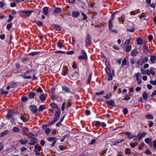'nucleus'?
<instances>
[{
  "mask_svg": "<svg viewBox=\"0 0 156 156\" xmlns=\"http://www.w3.org/2000/svg\"><path fill=\"white\" fill-rule=\"evenodd\" d=\"M116 12H115L114 13L112 14V19H110L108 21V26H109V30L111 31L112 32L114 33H115L117 34V30H112V27H113V24H112V21L114 20L115 18V16H114V14Z\"/></svg>",
  "mask_w": 156,
  "mask_h": 156,
  "instance_id": "obj_1",
  "label": "nucleus"
},
{
  "mask_svg": "<svg viewBox=\"0 0 156 156\" xmlns=\"http://www.w3.org/2000/svg\"><path fill=\"white\" fill-rule=\"evenodd\" d=\"M148 61L147 58L146 57H144L140 58L136 62V64L138 65L142 66L144 64L146 63Z\"/></svg>",
  "mask_w": 156,
  "mask_h": 156,
  "instance_id": "obj_2",
  "label": "nucleus"
},
{
  "mask_svg": "<svg viewBox=\"0 0 156 156\" xmlns=\"http://www.w3.org/2000/svg\"><path fill=\"white\" fill-rule=\"evenodd\" d=\"M69 77L70 78L73 80H76L79 77V74L76 72H72L70 73Z\"/></svg>",
  "mask_w": 156,
  "mask_h": 156,
  "instance_id": "obj_3",
  "label": "nucleus"
},
{
  "mask_svg": "<svg viewBox=\"0 0 156 156\" xmlns=\"http://www.w3.org/2000/svg\"><path fill=\"white\" fill-rule=\"evenodd\" d=\"M85 42L87 46L91 44V39L90 35H88L86 37Z\"/></svg>",
  "mask_w": 156,
  "mask_h": 156,
  "instance_id": "obj_4",
  "label": "nucleus"
},
{
  "mask_svg": "<svg viewBox=\"0 0 156 156\" xmlns=\"http://www.w3.org/2000/svg\"><path fill=\"white\" fill-rule=\"evenodd\" d=\"M29 108L33 113L36 112L38 110L37 107L36 105H31L29 107Z\"/></svg>",
  "mask_w": 156,
  "mask_h": 156,
  "instance_id": "obj_5",
  "label": "nucleus"
},
{
  "mask_svg": "<svg viewBox=\"0 0 156 156\" xmlns=\"http://www.w3.org/2000/svg\"><path fill=\"white\" fill-rule=\"evenodd\" d=\"M147 13H144V12L142 13V14L139 16V18L140 20H141L143 18H144V20H149V18H147Z\"/></svg>",
  "mask_w": 156,
  "mask_h": 156,
  "instance_id": "obj_6",
  "label": "nucleus"
},
{
  "mask_svg": "<svg viewBox=\"0 0 156 156\" xmlns=\"http://www.w3.org/2000/svg\"><path fill=\"white\" fill-rule=\"evenodd\" d=\"M14 114L12 111H10L8 112L6 115V118L8 119H9L10 118L13 117Z\"/></svg>",
  "mask_w": 156,
  "mask_h": 156,
  "instance_id": "obj_7",
  "label": "nucleus"
},
{
  "mask_svg": "<svg viewBox=\"0 0 156 156\" xmlns=\"http://www.w3.org/2000/svg\"><path fill=\"white\" fill-rule=\"evenodd\" d=\"M105 102L109 106L113 107L115 105V103L112 100H111L109 101H105Z\"/></svg>",
  "mask_w": 156,
  "mask_h": 156,
  "instance_id": "obj_8",
  "label": "nucleus"
},
{
  "mask_svg": "<svg viewBox=\"0 0 156 156\" xmlns=\"http://www.w3.org/2000/svg\"><path fill=\"white\" fill-rule=\"evenodd\" d=\"M33 11L31 10H24L20 12V13L26 14L27 16H29Z\"/></svg>",
  "mask_w": 156,
  "mask_h": 156,
  "instance_id": "obj_9",
  "label": "nucleus"
},
{
  "mask_svg": "<svg viewBox=\"0 0 156 156\" xmlns=\"http://www.w3.org/2000/svg\"><path fill=\"white\" fill-rule=\"evenodd\" d=\"M60 110L58 111L55 114V115L54 116V119H55L57 121L59 119L60 115Z\"/></svg>",
  "mask_w": 156,
  "mask_h": 156,
  "instance_id": "obj_10",
  "label": "nucleus"
},
{
  "mask_svg": "<svg viewBox=\"0 0 156 156\" xmlns=\"http://www.w3.org/2000/svg\"><path fill=\"white\" fill-rule=\"evenodd\" d=\"M62 11L61 9L58 8H56L55 9L54 11V13L55 15L59 14Z\"/></svg>",
  "mask_w": 156,
  "mask_h": 156,
  "instance_id": "obj_11",
  "label": "nucleus"
},
{
  "mask_svg": "<svg viewBox=\"0 0 156 156\" xmlns=\"http://www.w3.org/2000/svg\"><path fill=\"white\" fill-rule=\"evenodd\" d=\"M49 8L47 7H45L42 9V11L45 15H47L48 14Z\"/></svg>",
  "mask_w": 156,
  "mask_h": 156,
  "instance_id": "obj_12",
  "label": "nucleus"
},
{
  "mask_svg": "<svg viewBox=\"0 0 156 156\" xmlns=\"http://www.w3.org/2000/svg\"><path fill=\"white\" fill-rule=\"evenodd\" d=\"M37 139L36 138H34L32 139L31 140V142L29 143V144L30 145H33L37 143Z\"/></svg>",
  "mask_w": 156,
  "mask_h": 156,
  "instance_id": "obj_13",
  "label": "nucleus"
},
{
  "mask_svg": "<svg viewBox=\"0 0 156 156\" xmlns=\"http://www.w3.org/2000/svg\"><path fill=\"white\" fill-rule=\"evenodd\" d=\"M131 94L130 93H129L128 94H126L123 100L126 101L129 100L130 99V96Z\"/></svg>",
  "mask_w": 156,
  "mask_h": 156,
  "instance_id": "obj_14",
  "label": "nucleus"
},
{
  "mask_svg": "<svg viewBox=\"0 0 156 156\" xmlns=\"http://www.w3.org/2000/svg\"><path fill=\"white\" fill-rule=\"evenodd\" d=\"M63 42H62V41L61 40H59V41L57 43V47L59 48H62L63 47Z\"/></svg>",
  "mask_w": 156,
  "mask_h": 156,
  "instance_id": "obj_15",
  "label": "nucleus"
},
{
  "mask_svg": "<svg viewBox=\"0 0 156 156\" xmlns=\"http://www.w3.org/2000/svg\"><path fill=\"white\" fill-rule=\"evenodd\" d=\"M138 52L136 49L133 50L131 52V55L133 57L137 55Z\"/></svg>",
  "mask_w": 156,
  "mask_h": 156,
  "instance_id": "obj_16",
  "label": "nucleus"
},
{
  "mask_svg": "<svg viewBox=\"0 0 156 156\" xmlns=\"http://www.w3.org/2000/svg\"><path fill=\"white\" fill-rule=\"evenodd\" d=\"M80 14V12L78 11H73L72 13V16L74 17H76L78 16Z\"/></svg>",
  "mask_w": 156,
  "mask_h": 156,
  "instance_id": "obj_17",
  "label": "nucleus"
},
{
  "mask_svg": "<svg viewBox=\"0 0 156 156\" xmlns=\"http://www.w3.org/2000/svg\"><path fill=\"white\" fill-rule=\"evenodd\" d=\"M141 139L140 136V133H139L137 135L134 136L133 140L134 141L140 140Z\"/></svg>",
  "mask_w": 156,
  "mask_h": 156,
  "instance_id": "obj_18",
  "label": "nucleus"
},
{
  "mask_svg": "<svg viewBox=\"0 0 156 156\" xmlns=\"http://www.w3.org/2000/svg\"><path fill=\"white\" fill-rule=\"evenodd\" d=\"M19 142L22 144H24L27 143L28 140L25 138H24L20 140Z\"/></svg>",
  "mask_w": 156,
  "mask_h": 156,
  "instance_id": "obj_19",
  "label": "nucleus"
},
{
  "mask_svg": "<svg viewBox=\"0 0 156 156\" xmlns=\"http://www.w3.org/2000/svg\"><path fill=\"white\" fill-rule=\"evenodd\" d=\"M62 89L63 91L69 93L70 92V89L66 86H63Z\"/></svg>",
  "mask_w": 156,
  "mask_h": 156,
  "instance_id": "obj_20",
  "label": "nucleus"
},
{
  "mask_svg": "<svg viewBox=\"0 0 156 156\" xmlns=\"http://www.w3.org/2000/svg\"><path fill=\"white\" fill-rule=\"evenodd\" d=\"M150 60L152 63H155L156 62V57L154 56H151L150 57Z\"/></svg>",
  "mask_w": 156,
  "mask_h": 156,
  "instance_id": "obj_21",
  "label": "nucleus"
},
{
  "mask_svg": "<svg viewBox=\"0 0 156 156\" xmlns=\"http://www.w3.org/2000/svg\"><path fill=\"white\" fill-rule=\"evenodd\" d=\"M143 97L144 100H146L148 98V95L146 91H144L143 93Z\"/></svg>",
  "mask_w": 156,
  "mask_h": 156,
  "instance_id": "obj_22",
  "label": "nucleus"
},
{
  "mask_svg": "<svg viewBox=\"0 0 156 156\" xmlns=\"http://www.w3.org/2000/svg\"><path fill=\"white\" fill-rule=\"evenodd\" d=\"M143 52L145 54H147L149 51V50L147 47L144 46H143Z\"/></svg>",
  "mask_w": 156,
  "mask_h": 156,
  "instance_id": "obj_23",
  "label": "nucleus"
},
{
  "mask_svg": "<svg viewBox=\"0 0 156 156\" xmlns=\"http://www.w3.org/2000/svg\"><path fill=\"white\" fill-rule=\"evenodd\" d=\"M125 134L128 137L129 139H132L133 138V136L129 132H127L125 133Z\"/></svg>",
  "mask_w": 156,
  "mask_h": 156,
  "instance_id": "obj_24",
  "label": "nucleus"
},
{
  "mask_svg": "<svg viewBox=\"0 0 156 156\" xmlns=\"http://www.w3.org/2000/svg\"><path fill=\"white\" fill-rule=\"evenodd\" d=\"M132 46L131 45H128L125 48V50L126 52H129L131 50Z\"/></svg>",
  "mask_w": 156,
  "mask_h": 156,
  "instance_id": "obj_25",
  "label": "nucleus"
},
{
  "mask_svg": "<svg viewBox=\"0 0 156 156\" xmlns=\"http://www.w3.org/2000/svg\"><path fill=\"white\" fill-rule=\"evenodd\" d=\"M40 98L41 101H44L45 100L46 97L44 94H42L40 96Z\"/></svg>",
  "mask_w": 156,
  "mask_h": 156,
  "instance_id": "obj_26",
  "label": "nucleus"
},
{
  "mask_svg": "<svg viewBox=\"0 0 156 156\" xmlns=\"http://www.w3.org/2000/svg\"><path fill=\"white\" fill-rule=\"evenodd\" d=\"M29 130L26 127H24L22 129V132L23 134H25L28 132Z\"/></svg>",
  "mask_w": 156,
  "mask_h": 156,
  "instance_id": "obj_27",
  "label": "nucleus"
},
{
  "mask_svg": "<svg viewBox=\"0 0 156 156\" xmlns=\"http://www.w3.org/2000/svg\"><path fill=\"white\" fill-rule=\"evenodd\" d=\"M124 140V139H122L120 141L118 140V141H114V143L113 144V145H117L123 142Z\"/></svg>",
  "mask_w": 156,
  "mask_h": 156,
  "instance_id": "obj_28",
  "label": "nucleus"
},
{
  "mask_svg": "<svg viewBox=\"0 0 156 156\" xmlns=\"http://www.w3.org/2000/svg\"><path fill=\"white\" fill-rule=\"evenodd\" d=\"M137 44L139 45H141L143 43V40L140 38H138L136 40Z\"/></svg>",
  "mask_w": 156,
  "mask_h": 156,
  "instance_id": "obj_29",
  "label": "nucleus"
},
{
  "mask_svg": "<svg viewBox=\"0 0 156 156\" xmlns=\"http://www.w3.org/2000/svg\"><path fill=\"white\" fill-rule=\"evenodd\" d=\"M12 131L15 132H18L20 131V129L17 127H14L12 128Z\"/></svg>",
  "mask_w": 156,
  "mask_h": 156,
  "instance_id": "obj_30",
  "label": "nucleus"
},
{
  "mask_svg": "<svg viewBox=\"0 0 156 156\" xmlns=\"http://www.w3.org/2000/svg\"><path fill=\"white\" fill-rule=\"evenodd\" d=\"M144 141L146 143L148 144L152 143V140L151 139L147 138L145 139Z\"/></svg>",
  "mask_w": 156,
  "mask_h": 156,
  "instance_id": "obj_31",
  "label": "nucleus"
},
{
  "mask_svg": "<svg viewBox=\"0 0 156 156\" xmlns=\"http://www.w3.org/2000/svg\"><path fill=\"white\" fill-rule=\"evenodd\" d=\"M9 133V131L8 130H5L4 131L2 132L0 134V137H2L4 136L5 134L8 133Z\"/></svg>",
  "mask_w": 156,
  "mask_h": 156,
  "instance_id": "obj_32",
  "label": "nucleus"
},
{
  "mask_svg": "<svg viewBox=\"0 0 156 156\" xmlns=\"http://www.w3.org/2000/svg\"><path fill=\"white\" fill-rule=\"evenodd\" d=\"M20 76L24 79H30L32 78V76H27L25 74L21 75Z\"/></svg>",
  "mask_w": 156,
  "mask_h": 156,
  "instance_id": "obj_33",
  "label": "nucleus"
},
{
  "mask_svg": "<svg viewBox=\"0 0 156 156\" xmlns=\"http://www.w3.org/2000/svg\"><path fill=\"white\" fill-rule=\"evenodd\" d=\"M50 106L52 108H58L57 105L54 103L51 104Z\"/></svg>",
  "mask_w": 156,
  "mask_h": 156,
  "instance_id": "obj_34",
  "label": "nucleus"
},
{
  "mask_svg": "<svg viewBox=\"0 0 156 156\" xmlns=\"http://www.w3.org/2000/svg\"><path fill=\"white\" fill-rule=\"evenodd\" d=\"M35 93L34 92H30L28 95V96L30 98H33L35 95Z\"/></svg>",
  "mask_w": 156,
  "mask_h": 156,
  "instance_id": "obj_35",
  "label": "nucleus"
},
{
  "mask_svg": "<svg viewBox=\"0 0 156 156\" xmlns=\"http://www.w3.org/2000/svg\"><path fill=\"white\" fill-rule=\"evenodd\" d=\"M112 96V93L110 92L109 94H107L105 96H104V98L106 99H110Z\"/></svg>",
  "mask_w": 156,
  "mask_h": 156,
  "instance_id": "obj_36",
  "label": "nucleus"
},
{
  "mask_svg": "<svg viewBox=\"0 0 156 156\" xmlns=\"http://www.w3.org/2000/svg\"><path fill=\"white\" fill-rule=\"evenodd\" d=\"M44 108V106L43 105H42L40 106L38 110L39 112H41L43 111Z\"/></svg>",
  "mask_w": 156,
  "mask_h": 156,
  "instance_id": "obj_37",
  "label": "nucleus"
},
{
  "mask_svg": "<svg viewBox=\"0 0 156 156\" xmlns=\"http://www.w3.org/2000/svg\"><path fill=\"white\" fill-rule=\"evenodd\" d=\"M92 73H91L89 75L88 79L87 81V84H88L89 83L90 81H91V79H92Z\"/></svg>",
  "mask_w": 156,
  "mask_h": 156,
  "instance_id": "obj_38",
  "label": "nucleus"
},
{
  "mask_svg": "<svg viewBox=\"0 0 156 156\" xmlns=\"http://www.w3.org/2000/svg\"><path fill=\"white\" fill-rule=\"evenodd\" d=\"M125 154H126L129 155L131 154V152L130 151V149L126 148L125 151Z\"/></svg>",
  "mask_w": 156,
  "mask_h": 156,
  "instance_id": "obj_39",
  "label": "nucleus"
},
{
  "mask_svg": "<svg viewBox=\"0 0 156 156\" xmlns=\"http://www.w3.org/2000/svg\"><path fill=\"white\" fill-rule=\"evenodd\" d=\"M57 140V138L54 137H51L47 139L48 141H55Z\"/></svg>",
  "mask_w": 156,
  "mask_h": 156,
  "instance_id": "obj_40",
  "label": "nucleus"
},
{
  "mask_svg": "<svg viewBox=\"0 0 156 156\" xmlns=\"http://www.w3.org/2000/svg\"><path fill=\"white\" fill-rule=\"evenodd\" d=\"M138 74H137L136 75V80L137 81V84L139 85L141 83L142 81L138 78Z\"/></svg>",
  "mask_w": 156,
  "mask_h": 156,
  "instance_id": "obj_41",
  "label": "nucleus"
},
{
  "mask_svg": "<svg viewBox=\"0 0 156 156\" xmlns=\"http://www.w3.org/2000/svg\"><path fill=\"white\" fill-rule=\"evenodd\" d=\"M145 116L147 118V119H153V117L152 116V115L151 114H148L147 115H145Z\"/></svg>",
  "mask_w": 156,
  "mask_h": 156,
  "instance_id": "obj_42",
  "label": "nucleus"
},
{
  "mask_svg": "<svg viewBox=\"0 0 156 156\" xmlns=\"http://www.w3.org/2000/svg\"><path fill=\"white\" fill-rule=\"evenodd\" d=\"M105 91L103 90H101L100 92H96L95 93V94L96 95H102L104 94Z\"/></svg>",
  "mask_w": 156,
  "mask_h": 156,
  "instance_id": "obj_43",
  "label": "nucleus"
},
{
  "mask_svg": "<svg viewBox=\"0 0 156 156\" xmlns=\"http://www.w3.org/2000/svg\"><path fill=\"white\" fill-rule=\"evenodd\" d=\"M145 153L148 155H151L152 154V153L149 149H147L145 151Z\"/></svg>",
  "mask_w": 156,
  "mask_h": 156,
  "instance_id": "obj_44",
  "label": "nucleus"
},
{
  "mask_svg": "<svg viewBox=\"0 0 156 156\" xmlns=\"http://www.w3.org/2000/svg\"><path fill=\"white\" fill-rule=\"evenodd\" d=\"M20 119L23 122H26L27 121V119L24 116L22 115L21 116Z\"/></svg>",
  "mask_w": 156,
  "mask_h": 156,
  "instance_id": "obj_45",
  "label": "nucleus"
},
{
  "mask_svg": "<svg viewBox=\"0 0 156 156\" xmlns=\"http://www.w3.org/2000/svg\"><path fill=\"white\" fill-rule=\"evenodd\" d=\"M118 21L122 23H123L125 21L123 20V17L122 16L119 17L118 19Z\"/></svg>",
  "mask_w": 156,
  "mask_h": 156,
  "instance_id": "obj_46",
  "label": "nucleus"
},
{
  "mask_svg": "<svg viewBox=\"0 0 156 156\" xmlns=\"http://www.w3.org/2000/svg\"><path fill=\"white\" fill-rule=\"evenodd\" d=\"M78 58L80 60H82L85 59H87V57L83 55H80L79 57Z\"/></svg>",
  "mask_w": 156,
  "mask_h": 156,
  "instance_id": "obj_47",
  "label": "nucleus"
},
{
  "mask_svg": "<svg viewBox=\"0 0 156 156\" xmlns=\"http://www.w3.org/2000/svg\"><path fill=\"white\" fill-rule=\"evenodd\" d=\"M147 134V133H146L145 132V131L143 132L141 134H140V136L141 137V138H142L144 137Z\"/></svg>",
  "mask_w": 156,
  "mask_h": 156,
  "instance_id": "obj_48",
  "label": "nucleus"
},
{
  "mask_svg": "<svg viewBox=\"0 0 156 156\" xmlns=\"http://www.w3.org/2000/svg\"><path fill=\"white\" fill-rule=\"evenodd\" d=\"M54 27L56 30H60L61 29L60 27L59 26L55 25H54Z\"/></svg>",
  "mask_w": 156,
  "mask_h": 156,
  "instance_id": "obj_49",
  "label": "nucleus"
},
{
  "mask_svg": "<svg viewBox=\"0 0 156 156\" xmlns=\"http://www.w3.org/2000/svg\"><path fill=\"white\" fill-rule=\"evenodd\" d=\"M81 54L82 55H83L87 57V53L83 49L81 51Z\"/></svg>",
  "mask_w": 156,
  "mask_h": 156,
  "instance_id": "obj_50",
  "label": "nucleus"
},
{
  "mask_svg": "<svg viewBox=\"0 0 156 156\" xmlns=\"http://www.w3.org/2000/svg\"><path fill=\"white\" fill-rule=\"evenodd\" d=\"M9 19L7 21V22H10L12 20L13 18V17L11 15H9Z\"/></svg>",
  "mask_w": 156,
  "mask_h": 156,
  "instance_id": "obj_51",
  "label": "nucleus"
},
{
  "mask_svg": "<svg viewBox=\"0 0 156 156\" xmlns=\"http://www.w3.org/2000/svg\"><path fill=\"white\" fill-rule=\"evenodd\" d=\"M12 26V23H10L7 24L6 26V28L8 30H10Z\"/></svg>",
  "mask_w": 156,
  "mask_h": 156,
  "instance_id": "obj_52",
  "label": "nucleus"
},
{
  "mask_svg": "<svg viewBox=\"0 0 156 156\" xmlns=\"http://www.w3.org/2000/svg\"><path fill=\"white\" fill-rule=\"evenodd\" d=\"M34 136V134L32 133H30L29 135L28 136V137L30 139H32Z\"/></svg>",
  "mask_w": 156,
  "mask_h": 156,
  "instance_id": "obj_53",
  "label": "nucleus"
},
{
  "mask_svg": "<svg viewBox=\"0 0 156 156\" xmlns=\"http://www.w3.org/2000/svg\"><path fill=\"white\" fill-rule=\"evenodd\" d=\"M126 59H124L122 62V66H124L125 65L126 63Z\"/></svg>",
  "mask_w": 156,
  "mask_h": 156,
  "instance_id": "obj_54",
  "label": "nucleus"
},
{
  "mask_svg": "<svg viewBox=\"0 0 156 156\" xmlns=\"http://www.w3.org/2000/svg\"><path fill=\"white\" fill-rule=\"evenodd\" d=\"M108 80H111L112 79V74H108Z\"/></svg>",
  "mask_w": 156,
  "mask_h": 156,
  "instance_id": "obj_55",
  "label": "nucleus"
},
{
  "mask_svg": "<svg viewBox=\"0 0 156 156\" xmlns=\"http://www.w3.org/2000/svg\"><path fill=\"white\" fill-rule=\"evenodd\" d=\"M51 129L48 128H46L45 131V133L46 134H48L50 132Z\"/></svg>",
  "mask_w": 156,
  "mask_h": 156,
  "instance_id": "obj_56",
  "label": "nucleus"
},
{
  "mask_svg": "<svg viewBox=\"0 0 156 156\" xmlns=\"http://www.w3.org/2000/svg\"><path fill=\"white\" fill-rule=\"evenodd\" d=\"M56 100L58 102H62V98L59 97H57L56 98Z\"/></svg>",
  "mask_w": 156,
  "mask_h": 156,
  "instance_id": "obj_57",
  "label": "nucleus"
},
{
  "mask_svg": "<svg viewBox=\"0 0 156 156\" xmlns=\"http://www.w3.org/2000/svg\"><path fill=\"white\" fill-rule=\"evenodd\" d=\"M135 30V29L134 28H132L131 29H127L126 31L127 32H133Z\"/></svg>",
  "mask_w": 156,
  "mask_h": 156,
  "instance_id": "obj_58",
  "label": "nucleus"
},
{
  "mask_svg": "<svg viewBox=\"0 0 156 156\" xmlns=\"http://www.w3.org/2000/svg\"><path fill=\"white\" fill-rule=\"evenodd\" d=\"M55 53H62V54H65L66 53V51H55Z\"/></svg>",
  "mask_w": 156,
  "mask_h": 156,
  "instance_id": "obj_59",
  "label": "nucleus"
},
{
  "mask_svg": "<svg viewBox=\"0 0 156 156\" xmlns=\"http://www.w3.org/2000/svg\"><path fill=\"white\" fill-rule=\"evenodd\" d=\"M150 83L154 85H156V80H151L150 81Z\"/></svg>",
  "mask_w": 156,
  "mask_h": 156,
  "instance_id": "obj_60",
  "label": "nucleus"
},
{
  "mask_svg": "<svg viewBox=\"0 0 156 156\" xmlns=\"http://www.w3.org/2000/svg\"><path fill=\"white\" fill-rule=\"evenodd\" d=\"M67 54L68 55H72L74 53V51H70L66 52Z\"/></svg>",
  "mask_w": 156,
  "mask_h": 156,
  "instance_id": "obj_61",
  "label": "nucleus"
},
{
  "mask_svg": "<svg viewBox=\"0 0 156 156\" xmlns=\"http://www.w3.org/2000/svg\"><path fill=\"white\" fill-rule=\"evenodd\" d=\"M123 112L124 114H126L128 113V110L126 108H124L123 109Z\"/></svg>",
  "mask_w": 156,
  "mask_h": 156,
  "instance_id": "obj_62",
  "label": "nucleus"
},
{
  "mask_svg": "<svg viewBox=\"0 0 156 156\" xmlns=\"http://www.w3.org/2000/svg\"><path fill=\"white\" fill-rule=\"evenodd\" d=\"M82 15L83 16V20H86L87 19V16L83 12L82 13Z\"/></svg>",
  "mask_w": 156,
  "mask_h": 156,
  "instance_id": "obj_63",
  "label": "nucleus"
},
{
  "mask_svg": "<svg viewBox=\"0 0 156 156\" xmlns=\"http://www.w3.org/2000/svg\"><path fill=\"white\" fill-rule=\"evenodd\" d=\"M150 71L151 72V74L154 75L155 74V72H154V68H152L151 69Z\"/></svg>",
  "mask_w": 156,
  "mask_h": 156,
  "instance_id": "obj_64",
  "label": "nucleus"
}]
</instances>
